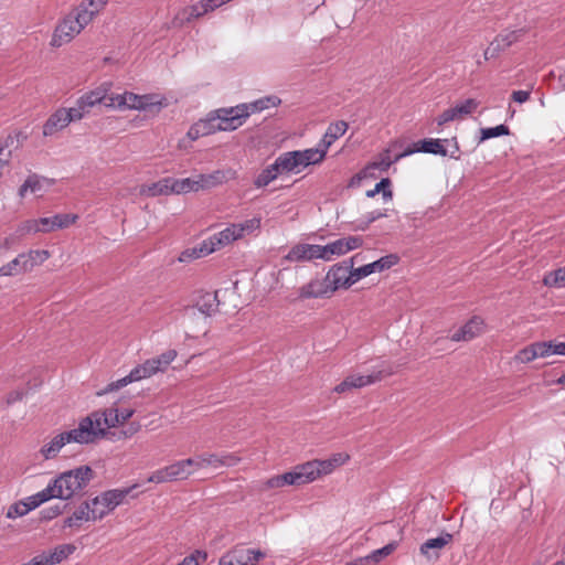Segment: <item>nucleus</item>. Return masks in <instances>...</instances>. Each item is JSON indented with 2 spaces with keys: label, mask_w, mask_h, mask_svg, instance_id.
<instances>
[{
  "label": "nucleus",
  "mask_w": 565,
  "mask_h": 565,
  "mask_svg": "<svg viewBox=\"0 0 565 565\" xmlns=\"http://www.w3.org/2000/svg\"><path fill=\"white\" fill-rule=\"evenodd\" d=\"M92 422V430L94 436L92 437V443H95L97 439L104 437L106 435V429L116 427L121 425V420L119 418V411L117 408H107L103 412H94L90 415L86 416Z\"/></svg>",
  "instance_id": "nucleus-7"
},
{
  "label": "nucleus",
  "mask_w": 565,
  "mask_h": 565,
  "mask_svg": "<svg viewBox=\"0 0 565 565\" xmlns=\"http://www.w3.org/2000/svg\"><path fill=\"white\" fill-rule=\"evenodd\" d=\"M87 114L89 113L78 103V100H76V105L74 107L66 108V117L68 122L81 120Z\"/></svg>",
  "instance_id": "nucleus-49"
},
{
  "label": "nucleus",
  "mask_w": 565,
  "mask_h": 565,
  "mask_svg": "<svg viewBox=\"0 0 565 565\" xmlns=\"http://www.w3.org/2000/svg\"><path fill=\"white\" fill-rule=\"evenodd\" d=\"M281 174L276 162L274 161L271 164L267 166L262 172L255 178L254 185L257 189H262L267 186L270 182L277 179V177Z\"/></svg>",
  "instance_id": "nucleus-35"
},
{
  "label": "nucleus",
  "mask_w": 565,
  "mask_h": 565,
  "mask_svg": "<svg viewBox=\"0 0 565 565\" xmlns=\"http://www.w3.org/2000/svg\"><path fill=\"white\" fill-rule=\"evenodd\" d=\"M280 103L281 99L279 97L269 95L250 103L238 104L234 107H224L222 113L225 116H228L227 120H231L234 130H236L244 125L252 114L260 113L271 107H277Z\"/></svg>",
  "instance_id": "nucleus-4"
},
{
  "label": "nucleus",
  "mask_w": 565,
  "mask_h": 565,
  "mask_svg": "<svg viewBox=\"0 0 565 565\" xmlns=\"http://www.w3.org/2000/svg\"><path fill=\"white\" fill-rule=\"evenodd\" d=\"M316 470H318V478L321 476L330 475L334 470V465L330 461V459L323 460H313Z\"/></svg>",
  "instance_id": "nucleus-56"
},
{
  "label": "nucleus",
  "mask_w": 565,
  "mask_h": 565,
  "mask_svg": "<svg viewBox=\"0 0 565 565\" xmlns=\"http://www.w3.org/2000/svg\"><path fill=\"white\" fill-rule=\"evenodd\" d=\"M348 129V124L343 120H339L335 122H331L323 135L322 139L320 140V146H323L327 150L329 147L338 140L340 137H342Z\"/></svg>",
  "instance_id": "nucleus-31"
},
{
  "label": "nucleus",
  "mask_w": 565,
  "mask_h": 565,
  "mask_svg": "<svg viewBox=\"0 0 565 565\" xmlns=\"http://www.w3.org/2000/svg\"><path fill=\"white\" fill-rule=\"evenodd\" d=\"M40 232L36 220H26L17 227V234L23 236L29 233Z\"/></svg>",
  "instance_id": "nucleus-55"
},
{
  "label": "nucleus",
  "mask_w": 565,
  "mask_h": 565,
  "mask_svg": "<svg viewBox=\"0 0 565 565\" xmlns=\"http://www.w3.org/2000/svg\"><path fill=\"white\" fill-rule=\"evenodd\" d=\"M480 134L481 136L479 142H482L491 138L509 136L510 129L507 125L501 124L495 127L481 128Z\"/></svg>",
  "instance_id": "nucleus-42"
},
{
  "label": "nucleus",
  "mask_w": 565,
  "mask_h": 565,
  "mask_svg": "<svg viewBox=\"0 0 565 565\" xmlns=\"http://www.w3.org/2000/svg\"><path fill=\"white\" fill-rule=\"evenodd\" d=\"M198 189L210 190L212 188L222 185L231 179L235 178V171L227 170H214L211 173L196 174Z\"/></svg>",
  "instance_id": "nucleus-15"
},
{
  "label": "nucleus",
  "mask_w": 565,
  "mask_h": 565,
  "mask_svg": "<svg viewBox=\"0 0 565 565\" xmlns=\"http://www.w3.org/2000/svg\"><path fill=\"white\" fill-rule=\"evenodd\" d=\"M515 359L521 363H529L536 359L535 351L533 350L532 344L525 347L520 350L515 355Z\"/></svg>",
  "instance_id": "nucleus-60"
},
{
  "label": "nucleus",
  "mask_w": 565,
  "mask_h": 565,
  "mask_svg": "<svg viewBox=\"0 0 565 565\" xmlns=\"http://www.w3.org/2000/svg\"><path fill=\"white\" fill-rule=\"evenodd\" d=\"M36 222L38 226H40V232L49 233L51 231L56 230L53 216L41 217L36 220Z\"/></svg>",
  "instance_id": "nucleus-63"
},
{
  "label": "nucleus",
  "mask_w": 565,
  "mask_h": 565,
  "mask_svg": "<svg viewBox=\"0 0 565 565\" xmlns=\"http://www.w3.org/2000/svg\"><path fill=\"white\" fill-rule=\"evenodd\" d=\"M26 505L22 501L14 502L11 504L6 513L8 519H17L23 516L30 512V508H25Z\"/></svg>",
  "instance_id": "nucleus-48"
},
{
  "label": "nucleus",
  "mask_w": 565,
  "mask_h": 565,
  "mask_svg": "<svg viewBox=\"0 0 565 565\" xmlns=\"http://www.w3.org/2000/svg\"><path fill=\"white\" fill-rule=\"evenodd\" d=\"M56 492L50 482L46 488L41 490L40 492L31 495V499H34L38 505L40 507L42 503L49 501L50 499H56Z\"/></svg>",
  "instance_id": "nucleus-47"
},
{
  "label": "nucleus",
  "mask_w": 565,
  "mask_h": 565,
  "mask_svg": "<svg viewBox=\"0 0 565 565\" xmlns=\"http://www.w3.org/2000/svg\"><path fill=\"white\" fill-rule=\"evenodd\" d=\"M524 31L522 29L505 31L498 34L490 43V45L484 50L483 60L489 61L498 57L502 52L509 49L511 45L516 43Z\"/></svg>",
  "instance_id": "nucleus-10"
},
{
  "label": "nucleus",
  "mask_w": 565,
  "mask_h": 565,
  "mask_svg": "<svg viewBox=\"0 0 565 565\" xmlns=\"http://www.w3.org/2000/svg\"><path fill=\"white\" fill-rule=\"evenodd\" d=\"M243 235L244 227H238L233 224L203 241L201 244V253L203 255L212 254L216 249L241 238Z\"/></svg>",
  "instance_id": "nucleus-8"
},
{
  "label": "nucleus",
  "mask_w": 565,
  "mask_h": 565,
  "mask_svg": "<svg viewBox=\"0 0 565 565\" xmlns=\"http://www.w3.org/2000/svg\"><path fill=\"white\" fill-rule=\"evenodd\" d=\"M459 118L455 108L451 107V108H448L446 110H444L437 118H436V122H437V126L438 127H441L455 119Z\"/></svg>",
  "instance_id": "nucleus-61"
},
{
  "label": "nucleus",
  "mask_w": 565,
  "mask_h": 565,
  "mask_svg": "<svg viewBox=\"0 0 565 565\" xmlns=\"http://www.w3.org/2000/svg\"><path fill=\"white\" fill-rule=\"evenodd\" d=\"M287 484L294 486L288 476V472H285L282 475H278V476H274L266 481L267 488H270V489L271 488H281Z\"/></svg>",
  "instance_id": "nucleus-52"
},
{
  "label": "nucleus",
  "mask_w": 565,
  "mask_h": 565,
  "mask_svg": "<svg viewBox=\"0 0 565 565\" xmlns=\"http://www.w3.org/2000/svg\"><path fill=\"white\" fill-rule=\"evenodd\" d=\"M332 289L324 279H312L308 284L299 288L298 296L300 299L324 298L331 296Z\"/></svg>",
  "instance_id": "nucleus-20"
},
{
  "label": "nucleus",
  "mask_w": 565,
  "mask_h": 565,
  "mask_svg": "<svg viewBox=\"0 0 565 565\" xmlns=\"http://www.w3.org/2000/svg\"><path fill=\"white\" fill-rule=\"evenodd\" d=\"M361 254H355L348 260L333 265L326 275V280L332 292L339 288H349L358 280L353 276V265L359 260Z\"/></svg>",
  "instance_id": "nucleus-6"
},
{
  "label": "nucleus",
  "mask_w": 565,
  "mask_h": 565,
  "mask_svg": "<svg viewBox=\"0 0 565 565\" xmlns=\"http://www.w3.org/2000/svg\"><path fill=\"white\" fill-rule=\"evenodd\" d=\"M56 228H65L75 223L77 216L72 214H55L53 215Z\"/></svg>",
  "instance_id": "nucleus-58"
},
{
  "label": "nucleus",
  "mask_w": 565,
  "mask_h": 565,
  "mask_svg": "<svg viewBox=\"0 0 565 565\" xmlns=\"http://www.w3.org/2000/svg\"><path fill=\"white\" fill-rule=\"evenodd\" d=\"M454 535L449 532L443 531L439 536L434 539H428L419 546V552L427 559L436 561L439 558V551L443 550L446 545L452 542Z\"/></svg>",
  "instance_id": "nucleus-14"
},
{
  "label": "nucleus",
  "mask_w": 565,
  "mask_h": 565,
  "mask_svg": "<svg viewBox=\"0 0 565 565\" xmlns=\"http://www.w3.org/2000/svg\"><path fill=\"white\" fill-rule=\"evenodd\" d=\"M63 508L60 504H55L52 507H47L41 511V519L45 521H51L62 514Z\"/></svg>",
  "instance_id": "nucleus-62"
},
{
  "label": "nucleus",
  "mask_w": 565,
  "mask_h": 565,
  "mask_svg": "<svg viewBox=\"0 0 565 565\" xmlns=\"http://www.w3.org/2000/svg\"><path fill=\"white\" fill-rule=\"evenodd\" d=\"M363 239L360 236H348L329 243V249L333 256L344 255L353 249L361 247Z\"/></svg>",
  "instance_id": "nucleus-26"
},
{
  "label": "nucleus",
  "mask_w": 565,
  "mask_h": 565,
  "mask_svg": "<svg viewBox=\"0 0 565 565\" xmlns=\"http://www.w3.org/2000/svg\"><path fill=\"white\" fill-rule=\"evenodd\" d=\"M479 103L473 98H468L461 104H457L454 108L458 115V117L470 115L472 111L477 109Z\"/></svg>",
  "instance_id": "nucleus-46"
},
{
  "label": "nucleus",
  "mask_w": 565,
  "mask_h": 565,
  "mask_svg": "<svg viewBox=\"0 0 565 565\" xmlns=\"http://www.w3.org/2000/svg\"><path fill=\"white\" fill-rule=\"evenodd\" d=\"M21 255L24 257L28 271H31L35 266L42 265L50 257L49 250L45 249H31L26 253H21Z\"/></svg>",
  "instance_id": "nucleus-36"
},
{
  "label": "nucleus",
  "mask_w": 565,
  "mask_h": 565,
  "mask_svg": "<svg viewBox=\"0 0 565 565\" xmlns=\"http://www.w3.org/2000/svg\"><path fill=\"white\" fill-rule=\"evenodd\" d=\"M395 162H397V160H395V158L392 159L390 157V150H385L383 153L380 154V159L377 161L370 163L366 167V169H376L380 170L381 172H385Z\"/></svg>",
  "instance_id": "nucleus-44"
},
{
  "label": "nucleus",
  "mask_w": 565,
  "mask_h": 565,
  "mask_svg": "<svg viewBox=\"0 0 565 565\" xmlns=\"http://www.w3.org/2000/svg\"><path fill=\"white\" fill-rule=\"evenodd\" d=\"M177 355L178 352L174 349H170L156 358L146 360L151 375L158 372H164L168 366L175 360Z\"/></svg>",
  "instance_id": "nucleus-28"
},
{
  "label": "nucleus",
  "mask_w": 565,
  "mask_h": 565,
  "mask_svg": "<svg viewBox=\"0 0 565 565\" xmlns=\"http://www.w3.org/2000/svg\"><path fill=\"white\" fill-rule=\"evenodd\" d=\"M92 520V502H83L71 516L64 521V526H79L83 521Z\"/></svg>",
  "instance_id": "nucleus-32"
},
{
  "label": "nucleus",
  "mask_w": 565,
  "mask_h": 565,
  "mask_svg": "<svg viewBox=\"0 0 565 565\" xmlns=\"http://www.w3.org/2000/svg\"><path fill=\"white\" fill-rule=\"evenodd\" d=\"M167 467L172 481L186 480L193 473V470L185 468L183 460H178Z\"/></svg>",
  "instance_id": "nucleus-39"
},
{
  "label": "nucleus",
  "mask_w": 565,
  "mask_h": 565,
  "mask_svg": "<svg viewBox=\"0 0 565 565\" xmlns=\"http://www.w3.org/2000/svg\"><path fill=\"white\" fill-rule=\"evenodd\" d=\"M110 89V84L104 83L99 87L82 95L77 100L89 113L96 105L105 103Z\"/></svg>",
  "instance_id": "nucleus-23"
},
{
  "label": "nucleus",
  "mask_w": 565,
  "mask_h": 565,
  "mask_svg": "<svg viewBox=\"0 0 565 565\" xmlns=\"http://www.w3.org/2000/svg\"><path fill=\"white\" fill-rule=\"evenodd\" d=\"M94 19V13L88 12L85 6H77L66 14L56 25L51 45L60 47L71 42Z\"/></svg>",
  "instance_id": "nucleus-2"
},
{
  "label": "nucleus",
  "mask_w": 565,
  "mask_h": 565,
  "mask_svg": "<svg viewBox=\"0 0 565 565\" xmlns=\"http://www.w3.org/2000/svg\"><path fill=\"white\" fill-rule=\"evenodd\" d=\"M128 109L135 110H148L156 108L159 111L162 107L160 100H156V95L145 94L138 95L131 92H127Z\"/></svg>",
  "instance_id": "nucleus-22"
},
{
  "label": "nucleus",
  "mask_w": 565,
  "mask_h": 565,
  "mask_svg": "<svg viewBox=\"0 0 565 565\" xmlns=\"http://www.w3.org/2000/svg\"><path fill=\"white\" fill-rule=\"evenodd\" d=\"M147 481L148 482H154V483H164V482H170L172 480H171L168 467L166 466V467H163L161 469H158V470L153 471L149 476Z\"/></svg>",
  "instance_id": "nucleus-53"
},
{
  "label": "nucleus",
  "mask_w": 565,
  "mask_h": 565,
  "mask_svg": "<svg viewBox=\"0 0 565 565\" xmlns=\"http://www.w3.org/2000/svg\"><path fill=\"white\" fill-rule=\"evenodd\" d=\"M244 565H256L266 554L260 550L246 548L243 546Z\"/></svg>",
  "instance_id": "nucleus-45"
},
{
  "label": "nucleus",
  "mask_w": 565,
  "mask_h": 565,
  "mask_svg": "<svg viewBox=\"0 0 565 565\" xmlns=\"http://www.w3.org/2000/svg\"><path fill=\"white\" fill-rule=\"evenodd\" d=\"M543 282L545 286H548V287H555V288L565 287V275L563 274L562 268H558V269L547 273L544 276Z\"/></svg>",
  "instance_id": "nucleus-43"
},
{
  "label": "nucleus",
  "mask_w": 565,
  "mask_h": 565,
  "mask_svg": "<svg viewBox=\"0 0 565 565\" xmlns=\"http://www.w3.org/2000/svg\"><path fill=\"white\" fill-rule=\"evenodd\" d=\"M108 0H85L78 6H85L88 12H93L94 17L107 4Z\"/></svg>",
  "instance_id": "nucleus-59"
},
{
  "label": "nucleus",
  "mask_w": 565,
  "mask_h": 565,
  "mask_svg": "<svg viewBox=\"0 0 565 565\" xmlns=\"http://www.w3.org/2000/svg\"><path fill=\"white\" fill-rule=\"evenodd\" d=\"M198 182L196 177L193 175L191 178L184 179H173L172 178V192L175 194H185L189 192H198Z\"/></svg>",
  "instance_id": "nucleus-37"
},
{
  "label": "nucleus",
  "mask_w": 565,
  "mask_h": 565,
  "mask_svg": "<svg viewBox=\"0 0 565 565\" xmlns=\"http://www.w3.org/2000/svg\"><path fill=\"white\" fill-rule=\"evenodd\" d=\"M70 122L66 117V108H60L54 111L43 125V135L45 137L53 136L55 132L67 127Z\"/></svg>",
  "instance_id": "nucleus-25"
},
{
  "label": "nucleus",
  "mask_w": 565,
  "mask_h": 565,
  "mask_svg": "<svg viewBox=\"0 0 565 565\" xmlns=\"http://www.w3.org/2000/svg\"><path fill=\"white\" fill-rule=\"evenodd\" d=\"M398 260L399 258L395 254L385 255L375 262L354 268L353 276L359 281L360 279L367 277L373 273H381L383 270L390 269L396 265Z\"/></svg>",
  "instance_id": "nucleus-12"
},
{
  "label": "nucleus",
  "mask_w": 565,
  "mask_h": 565,
  "mask_svg": "<svg viewBox=\"0 0 565 565\" xmlns=\"http://www.w3.org/2000/svg\"><path fill=\"white\" fill-rule=\"evenodd\" d=\"M327 151L328 150L323 146H320V142L318 143L317 148L299 150V153L301 154L300 160L303 169L310 164L320 163L324 159Z\"/></svg>",
  "instance_id": "nucleus-33"
},
{
  "label": "nucleus",
  "mask_w": 565,
  "mask_h": 565,
  "mask_svg": "<svg viewBox=\"0 0 565 565\" xmlns=\"http://www.w3.org/2000/svg\"><path fill=\"white\" fill-rule=\"evenodd\" d=\"M199 558L205 561L207 558V553L205 551L196 550L189 556H185L178 565H200Z\"/></svg>",
  "instance_id": "nucleus-57"
},
{
  "label": "nucleus",
  "mask_w": 565,
  "mask_h": 565,
  "mask_svg": "<svg viewBox=\"0 0 565 565\" xmlns=\"http://www.w3.org/2000/svg\"><path fill=\"white\" fill-rule=\"evenodd\" d=\"M150 376H152V375H151L149 367L147 366V363L145 361L142 364L135 366L129 372L128 375H126L117 381L110 382L106 386L104 392L108 393V392L118 391L132 382H137V381L143 380V379L150 377Z\"/></svg>",
  "instance_id": "nucleus-17"
},
{
  "label": "nucleus",
  "mask_w": 565,
  "mask_h": 565,
  "mask_svg": "<svg viewBox=\"0 0 565 565\" xmlns=\"http://www.w3.org/2000/svg\"><path fill=\"white\" fill-rule=\"evenodd\" d=\"M243 546H236L225 553L218 561L220 565H244Z\"/></svg>",
  "instance_id": "nucleus-40"
},
{
  "label": "nucleus",
  "mask_w": 565,
  "mask_h": 565,
  "mask_svg": "<svg viewBox=\"0 0 565 565\" xmlns=\"http://www.w3.org/2000/svg\"><path fill=\"white\" fill-rule=\"evenodd\" d=\"M218 305H220V300H218L217 291L203 292L198 297V299L195 301V307L198 308V310L201 313L209 316V317L217 311Z\"/></svg>",
  "instance_id": "nucleus-29"
},
{
  "label": "nucleus",
  "mask_w": 565,
  "mask_h": 565,
  "mask_svg": "<svg viewBox=\"0 0 565 565\" xmlns=\"http://www.w3.org/2000/svg\"><path fill=\"white\" fill-rule=\"evenodd\" d=\"M202 456V462L203 468L205 467H212V468H220V467H233L236 466L241 458L237 457L234 454L228 452H222V454H201Z\"/></svg>",
  "instance_id": "nucleus-24"
},
{
  "label": "nucleus",
  "mask_w": 565,
  "mask_h": 565,
  "mask_svg": "<svg viewBox=\"0 0 565 565\" xmlns=\"http://www.w3.org/2000/svg\"><path fill=\"white\" fill-rule=\"evenodd\" d=\"M140 193L147 196L168 195L172 192V178H163L151 184L142 185Z\"/></svg>",
  "instance_id": "nucleus-30"
},
{
  "label": "nucleus",
  "mask_w": 565,
  "mask_h": 565,
  "mask_svg": "<svg viewBox=\"0 0 565 565\" xmlns=\"http://www.w3.org/2000/svg\"><path fill=\"white\" fill-rule=\"evenodd\" d=\"M396 548L395 543H388L385 546L370 553V558L373 559L374 564H377L382 558L388 556Z\"/></svg>",
  "instance_id": "nucleus-51"
},
{
  "label": "nucleus",
  "mask_w": 565,
  "mask_h": 565,
  "mask_svg": "<svg viewBox=\"0 0 565 565\" xmlns=\"http://www.w3.org/2000/svg\"><path fill=\"white\" fill-rule=\"evenodd\" d=\"M301 154L299 150L287 151L279 154L275 162L280 171V173H299L303 170L301 160Z\"/></svg>",
  "instance_id": "nucleus-21"
},
{
  "label": "nucleus",
  "mask_w": 565,
  "mask_h": 565,
  "mask_svg": "<svg viewBox=\"0 0 565 565\" xmlns=\"http://www.w3.org/2000/svg\"><path fill=\"white\" fill-rule=\"evenodd\" d=\"M138 487L139 484L135 483L128 488L107 490L95 497L92 500V521L103 519L122 504L127 495Z\"/></svg>",
  "instance_id": "nucleus-5"
},
{
  "label": "nucleus",
  "mask_w": 565,
  "mask_h": 565,
  "mask_svg": "<svg viewBox=\"0 0 565 565\" xmlns=\"http://www.w3.org/2000/svg\"><path fill=\"white\" fill-rule=\"evenodd\" d=\"M109 103H105L106 107H116L119 109H128L127 92L107 96Z\"/></svg>",
  "instance_id": "nucleus-50"
},
{
  "label": "nucleus",
  "mask_w": 565,
  "mask_h": 565,
  "mask_svg": "<svg viewBox=\"0 0 565 565\" xmlns=\"http://www.w3.org/2000/svg\"><path fill=\"white\" fill-rule=\"evenodd\" d=\"M23 273H28V266L25 265L24 257H22L21 254H19L11 262H9L0 267V277L17 276V275H20Z\"/></svg>",
  "instance_id": "nucleus-34"
},
{
  "label": "nucleus",
  "mask_w": 565,
  "mask_h": 565,
  "mask_svg": "<svg viewBox=\"0 0 565 565\" xmlns=\"http://www.w3.org/2000/svg\"><path fill=\"white\" fill-rule=\"evenodd\" d=\"M392 182L390 178H383L377 182L372 190L366 191L367 198H374L376 194L382 193L384 201H391L393 199V191L391 189Z\"/></svg>",
  "instance_id": "nucleus-38"
},
{
  "label": "nucleus",
  "mask_w": 565,
  "mask_h": 565,
  "mask_svg": "<svg viewBox=\"0 0 565 565\" xmlns=\"http://www.w3.org/2000/svg\"><path fill=\"white\" fill-rule=\"evenodd\" d=\"M394 373V369L392 366H381L376 367L372 371V373L366 375L361 374H350L349 379L352 381V384L355 390L363 388L380 382L387 375H392Z\"/></svg>",
  "instance_id": "nucleus-19"
},
{
  "label": "nucleus",
  "mask_w": 565,
  "mask_h": 565,
  "mask_svg": "<svg viewBox=\"0 0 565 565\" xmlns=\"http://www.w3.org/2000/svg\"><path fill=\"white\" fill-rule=\"evenodd\" d=\"M288 476L294 486H302L317 480L318 470H316L313 460H310L297 465L291 471H288Z\"/></svg>",
  "instance_id": "nucleus-18"
},
{
  "label": "nucleus",
  "mask_w": 565,
  "mask_h": 565,
  "mask_svg": "<svg viewBox=\"0 0 565 565\" xmlns=\"http://www.w3.org/2000/svg\"><path fill=\"white\" fill-rule=\"evenodd\" d=\"M484 329V321L478 316H473L456 332H454L450 339L455 342L470 341L476 337L480 335Z\"/></svg>",
  "instance_id": "nucleus-16"
},
{
  "label": "nucleus",
  "mask_w": 565,
  "mask_h": 565,
  "mask_svg": "<svg viewBox=\"0 0 565 565\" xmlns=\"http://www.w3.org/2000/svg\"><path fill=\"white\" fill-rule=\"evenodd\" d=\"M45 179H41L36 174H32L28 177V179L24 181V183L19 189V195L23 198L25 195V192L30 190L32 193H38L43 190V182Z\"/></svg>",
  "instance_id": "nucleus-41"
},
{
  "label": "nucleus",
  "mask_w": 565,
  "mask_h": 565,
  "mask_svg": "<svg viewBox=\"0 0 565 565\" xmlns=\"http://www.w3.org/2000/svg\"><path fill=\"white\" fill-rule=\"evenodd\" d=\"M287 262H309L317 259L315 244H297L284 257Z\"/></svg>",
  "instance_id": "nucleus-27"
},
{
  "label": "nucleus",
  "mask_w": 565,
  "mask_h": 565,
  "mask_svg": "<svg viewBox=\"0 0 565 565\" xmlns=\"http://www.w3.org/2000/svg\"><path fill=\"white\" fill-rule=\"evenodd\" d=\"M94 470L89 466H81L62 472L51 481L56 499L70 500L79 494L94 479Z\"/></svg>",
  "instance_id": "nucleus-1"
},
{
  "label": "nucleus",
  "mask_w": 565,
  "mask_h": 565,
  "mask_svg": "<svg viewBox=\"0 0 565 565\" xmlns=\"http://www.w3.org/2000/svg\"><path fill=\"white\" fill-rule=\"evenodd\" d=\"M223 108H218L207 114L204 119H200L194 124L201 137L212 135L216 131H233L234 128L228 116H225Z\"/></svg>",
  "instance_id": "nucleus-9"
},
{
  "label": "nucleus",
  "mask_w": 565,
  "mask_h": 565,
  "mask_svg": "<svg viewBox=\"0 0 565 565\" xmlns=\"http://www.w3.org/2000/svg\"><path fill=\"white\" fill-rule=\"evenodd\" d=\"M90 428L92 422L88 418H82L76 428L56 435L49 444L44 445L41 448V454L45 459H52L67 443L92 444L94 433Z\"/></svg>",
  "instance_id": "nucleus-3"
},
{
  "label": "nucleus",
  "mask_w": 565,
  "mask_h": 565,
  "mask_svg": "<svg viewBox=\"0 0 565 565\" xmlns=\"http://www.w3.org/2000/svg\"><path fill=\"white\" fill-rule=\"evenodd\" d=\"M451 141L454 142L455 150L451 151L449 156L452 159H459V145L457 138H452ZM449 142V139L425 138L414 142V146H419L420 152L446 157L448 156V151L445 148V143Z\"/></svg>",
  "instance_id": "nucleus-11"
},
{
  "label": "nucleus",
  "mask_w": 565,
  "mask_h": 565,
  "mask_svg": "<svg viewBox=\"0 0 565 565\" xmlns=\"http://www.w3.org/2000/svg\"><path fill=\"white\" fill-rule=\"evenodd\" d=\"M536 358H547L552 355V341H542L532 343Z\"/></svg>",
  "instance_id": "nucleus-54"
},
{
  "label": "nucleus",
  "mask_w": 565,
  "mask_h": 565,
  "mask_svg": "<svg viewBox=\"0 0 565 565\" xmlns=\"http://www.w3.org/2000/svg\"><path fill=\"white\" fill-rule=\"evenodd\" d=\"M315 252L317 255V259L331 260L332 259V250L329 249V244L321 246L315 244Z\"/></svg>",
  "instance_id": "nucleus-64"
},
{
  "label": "nucleus",
  "mask_w": 565,
  "mask_h": 565,
  "mask_svg": "<svg viewBox=\"0 0 565 565\" xmlns=\"http://www.w3.org/2000/svg\"><path fill=\"white\" fill-rule=\"evenodd\" d=\"M76 551V546L72 543L56 545L53 550L43 551L35 555L39 565L60 564Z\"/></svg>",
  "instance_id": "nucleus-13"
}]
</instances>
